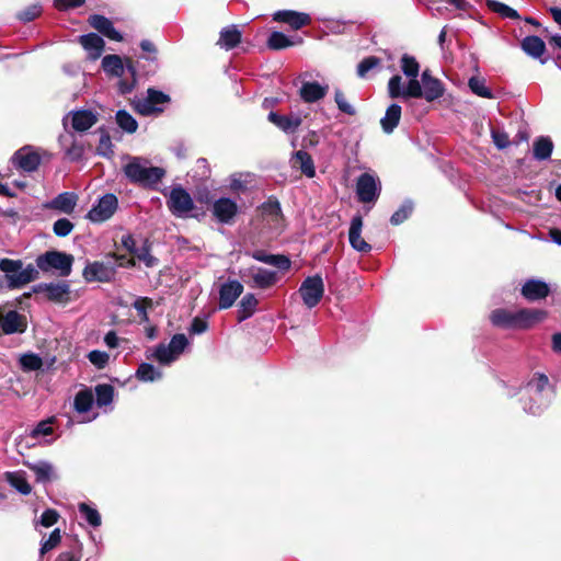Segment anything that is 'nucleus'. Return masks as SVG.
I'll return each mask as SVG.
<instances>
[{"label":"nucleus","instance_id":"nucleus-52","mask_svg":"<svg viewBox=\"0 0 561 561\" xmlns=\"http://www.w3.org/2000/svg\"><path fill=\"white\" fill-rule=\"evenodd\" d=\"M265 264L274 266L280 272H286L291 266L289 257L284 254H270L265 260Z\"/></svg>","mask_w":561,"mask_h":561},{"label":"nucleus","instance_id":"nucleus-10","mask_svg":"<svg viewBox=\"0 0 561 561\" xmlns=\"http://www.w3.org/2000/svg\"><path fill=\"white\" fill-rule=\"evenodd\" d=\"M167 206L170 213L178 218L188 217L190 213L195 208L192 196L181 185L171 188Z\"/></svg>","mask_w":561,"mask_h":561},{"label":"nucleus","instance_id":"nucleus-47","mask_svg":"<svg viewBox=\"0 0 561 561\" xmlns=\"http://www.w3.org/2000/svg\"><path fill=\"white\" fill-rule=\"evenodd\" d=\"M414 209V203L411 199H405L401 206L390 217V224L399 226L405 221Z\"/></svg>","mask_w":561,"mask_h":561},{"label":"nucleus","instance_id":"nucleus-60","mask_svg":"<svg viewBox=\"0 0 561 561\" xmlns=\"http://www.w3.org/2000/svg\"><path fill=\"white\" fill-rule=\"evenodd\" d=\"M42 12V7L37 3L32 4L18 13L19 20L23 22H31L36 19Z\"/></svg>","mask_w":561,"mask_h":561},{"label":"nucleus","instance_id":"nucleus-54","mask_svg":"<svg viewBox=\"0 0 561 561\" xmlns=\"http://www.w3.org/2000/svg\"><path fill=\"white\" fill-rule=\"evenodd\" d=\"M334 101L336 103L337 108L342 113H345V114L351 115V116L356 114L355 107L351 103H348V101L346 100L344 93L340 89H336L334 91Z\"/></svg>","mask_w":561,"mask_h":561},{"label":"nucleus","instance_id":"nucleus-41","mask_svg":"<svg viewBox=\"0 0 561 561\" xmlns=\"http://www.w3.org/2000/svg\"><path fill=\"white\" fill-rule=\"evenodd\" d=\"M400 67L403 75L409 79L408 81L419 80L420 64L415 57L404 54L400 59Z\"/></svg>","mask_w":561,"mask_h":561},{"label":"nucleus","instance_id":"nucleus-17","mask_svg":"<svg viewBox=\"0 0 561 561\" xmlns=\"http://www.w3.org/2000/svg\"><path fill=\"white\" fill-rule=\"evenodd\" d=\"M549 294H550L549 284L539 278L527 279L520 288V295L527 301L542 300L546 297H548Z\"/></svg>","mask_w":561,"mask_h":561},{"label":"nucleus","instance_id":"nucleus-51","mask_svg":"<svg viewBox=\"0 0 561 561\" xmlns=\"http://www.w3.org/2000/svg\"><path fill=\"white\" fill-rule=\"evenodd\" d=\"M468 85L470 90L481 98L491 99L493 98L492 91L485 87L484 80L479 79L477 77H472L469 79Z\"/></svg>","mask_w":561,"mask_h":561},{"label":"nucleus","instance_id":"nucleus-36","mask_svg":"<svg viewBox=\"0 0 561 561\" xmlns=\"http://www.w3.org/2000/svg\"><path fill=\"white\" fill-rule=\"evenodd\" d=\"M102 69L112 77L121 78L125 72L124 61L118 55H106L102 58Z\"/></svg>","mask_w":561,"mask_h":561},{"label":"nucleus","instance_id":"nucleus-59","mask_svg":"<svg viewBox=\"0 0 561 561\" xmlns=\"http://www.w3.org/2000/svg\"><path fill=\"white\" fill-rule=\"evenodd\" d=\"M89 23L93 28L103 35L107 27L111 25L112 21L104 15L93 14L89 18Z\"/></svg>","mask_w":561,"mask_h":561},{"label":"nucleus","instance_id":"nucleus-57","mask_svg":"<svg viewBox=\"0 0 561 561\" xmlns=\"http://www.w3.org/2000/svg\"><path fill=\"white\" fill-rule=\"evenodd\" d=\"M88 359L96 368L103 369L108 364L110 356L104 351L93 350L89 352Z\"/></svg>","mask_w":561,"mask_h":561},{"label":"nucleus","instance_id":"nucleus-44","mask_svg":"<svg viewBox=\"0 0 561 561\" xmlns=\"http://www.w3.org/2000/svg\"><path fill=\"white\" fill-rule=\"evenodd\" d=\"M294 158L306 176L313 178L316 175L313 160L307 151L298 150L295 152Z\"/></svg>","mask_w":561,"mask_h":561},{"label":"nucleus","instance_id":"nucleus-18","mask_svg":"<svg viewBox=\"0 0 561 561\" xmlns=\"http://www.w3.org/2000/svg\"><path fill=\"white\" fill-rule=\"evenodd\" d=\"M546 310L536 308H522L516 311V329L527 330L547 318Z\"/></svg>","mask_w":561,"mask_h":561},{"label":"nucleus","instance_id":"nucleus-28","mask_svg":"<svg viewBox=\"0 0 561 561\" xmlns=\"http://www.w3.org/2000/svg\"><path fill=\"white\" fill-rule=\"evenodd\" d=\"M328 89V85L308 81L300 87L299 95L306 103H314L327 95Z\"/></svg>","mask_w":561,"mask_h":561},{"label":"nucleus","instance_id":"nucleus-14","mask_svg":"<svg viewBox=\"0 0 561 561\" xmlns=\"http://www.w3.org/2000/svg\"><path fill=\"white\" fill-rule=\"evenodd\" d=\"M117 206V197L112 193L105 194L88 211L87 218L92 222H104L115 214Z\"/></svg>","mask_w":561,"mask_h":561},{"label":"nucleus","instance_id":"nucleus-55","mask_svg":"<svg viewBox=\"0 0 561 561\" xmlns=\"http://www.w3.org/2000/svg\"><path fill=\"white\" fill-rule=\"evenodd\" d=\"M60 540H61L60 530H59V528H55L50 533L49 537L42 542L39 553L42 556H44L45 553H47L48 551H50L51 549L57 547L59 545Z\"/></svg>","mask_w":561,"mask_h":561},{"label":"nucleus","instance_id":"nucleus-34","mask_svg":"<svg viewBox=\"0 0 561 561\" xmlns=\"http://www.w3.org/2000/svg\"><path fill=\"white\" fill-rule=\"evenodd\" d=\"M522 49L528 56L538 59L545 54L546 44L539 36L529 35L522 41Z\"/></svg>","mask_w":561,"mask_h":561},{"label":"nucleus","instance_id":"nucleus-58","mask_svg":"<svg viewBox=\"0 0 561 561\" xmlns=\"http://www.w3.org/2000/svg\"><path fill=\"white\" fill-rule=\"evenodd\" d=\"M152 306V300L148 297H139L133 302L134 309L137 311L141 320L147 321V309Z\"/></svg>","mask_w":561,"mask_h":561},{"label":"nucleus","instance_id":"nucleus-33","mask_svg":"<svg viewBox=\"0 0 561 561\" xmlns=\"http://www.w3.org/2000/svg\"><path fill=\"white\" fill-rule=\"evenodd\" d=\"M261 211L263 217H265L271 224L277 226L279 225L283 213L280 203L275 197H270L266 202L261 205Z\"/></svg>","mask_w":561,"mask_h":561},{"label":"nucleus","instance_id":"nucleus-7","mask_svg":"<svg viewBox=\"0 0 561 561\" xmlns=\"http://www.w3.org/2000/svg\"><path fill=\"white\" fill-rule=\"evenodd\" d=\"M188 345L190 341L186 335L176 333L171 337L169 344H158L153 350L152 357L160 365L169 366L181 356Z\"/></svg>","mask_w":561,"mask_h":561},{"label":"nucleus","instance_id":"nucleus-43","mask_svg":"<svg viewBox=\"0 0 561 561\" xmlns=\"http://www.w3.org/2000/svg\"><path fill=\"white\" fill-rule=\"evenodd\" d=\"M95 402L99 408L107 407L113 402L114 387L110 383H99L94 388Z\"/></svg>","mask_w":561,"mask_h":561},{"label":"nucleus","instance_id":"nucleus-39","mask_svg":"<svg viewBox=\"0 0 561 561\" xmlns=\"http://www.w3.org/2000/svg\"><path fill=\"white\" fill-rule=\"evenodd\" d=\"M302 39L297 37V41H293L290 37L285 35L282 32L274 31L270 34L267 39V47L272 50H280L287 47L294 46L296 44H300Z\"/></svg>","mask_w":561,"mask_h":561},{"label":"nucleus","instance_id":"nucleus-56","mask_svg":"<svg viewBox=\"0 0 561 561\" xmlns=\"http://www.w3.org/2000/svg\"><path fill=\"white\" fill-rule=\"evenodd\" d=\"M73 224L67 218H59L53 225V231L57 237H67L73 230Z\"/></svg>","mask_w":561,"mask_h":561},{"label":"nucleus","instance_id":"nucleus-21","mask_svg":"<svg viewBox=\"0 0 561 561\" xmlns=\"http://www.w3.org/2000/svg\"><path fill=\"white\" fill-rule=\"evenodd\" d=\"M363 218L360 215H355L351 220L348 230V241L351 247L362 253H367L371 250V245L362 238Z\"/></svg>","mask_w":561,"mask_h":561},{"label":"nucleus","instance_id":"nucleus-1","mask_svg":"<svg viewBox=\"0 0 561 561\" xmlns=\"http://www.w3.org/2000/svg\"><path fill=\"white\" fill-rule=\"evenodd\" d=\"M444 93L445 87L437 78L423 84L419 80L403 83L402 77L394 75L388 81V94L391 99H424L427 102H434Z\"/></svg>","mask_w":561,"mask_h":561},{"label":"nucleus","instance_id":"nucleus-27","mask_svg":"<svg viewBox=\"0 0 561 561\" xmlns=\"http://www.w3.org/2000/svg\"><path fill=\"white\" fill-rule=\"evenodd\" d=\"M491 323L503 330H517L516 329V311H510L504 308H497L490 314Z\"/></svg>","mask_w":561,"mask_h":561},{"label":"nucleus","instance_id":"nucleus-12","mask_svg":"<svg viewBox=\"0 0 561 561\" xmlns=\"http://www.w3.org/2000/svg\"><path fill=\"white\" fill-rule=\"evenodd\" d=\"M32 293L44 294L46 299L55 304H67L70 299V285L66 280L57 283H39L32 287Z\"/></svg>","mask_w":561,"mask_h":561},{"label":"nucleus","instance_id":"nucleus-4","mask_svg":"<svg viewBox=\"0 0 561 561\" xmlns=\"http://www.w3.org/2000/svg\"><path fill=\"white\" fill-rule=\"evenodd\" d=\"M0 271L4 273L9 289H20L39 277V272L33 264L24 267L21 260L1 259Z\"/></svg>","mask_w":561,"mask_h":561},{"label":"nucleus","instance_id":"nucleus-48","mask_svg":"<svg viewBox=\"0 0 561 561\" xmlns=\"http://www.w3.org/2000/svg\"><path fill=\"white\" fill-rule=\"evenodd\" d=\"M78 510H79V513L81 514L82 518H84V520L90 526H92L93 528L101 526L102 519H101V515L96 508L90 506L87 503H80L78 505Z\"/></svg>","mask_w":561,"mask_h":561},{"label":"nucleus","instance_id":"nucleus-22","mask_svg":"<svg viewBox=\"0 0 561 561\" xmlns=\"http://www.w3.org/2000/svg\"><path fill=\"white\" fill-rule=\"evenodd\" d=\"M273 19L277 22L288 24L293 30H300L311 22L307 13L293 10H280L274 13Z\"/></svg>","mask_w":561,"mask_h":561},{"label":"nucleus","instance_id":"nucleus-11","mask_svg":"<svg viewBox=\"0 0 561 561\" xmlns=\"http://www.w3.org/2000/svg\"><path fill=\"white\" fill-rule=\"evenodd\" d=\"M299 294L304 304L309 308L316 307L323 297L324 283L319 274L308 276L299 287Z\"/></svg>","mask_w":561,"mask_h":561},{"label":"nucleus","instance_id":"nucleus-9","mask_svg":"<svg viewBox=\"0 0 561 561\" xmlns=\"http://www.w3.org/2000/svg\"><path fill=\"white\" fill-rule=\"evenodd\" d=\"M171 102L169 94L154 88H148L146 98H137L131 104L134 110L144 115L150 116L163 112V105Z\"/></svg>","mask_w":561,"mask_h":561},{"label":"nucleus","instance_id":"nucleus-25","mask_svg":"<svg viewBox=\"0 0 561 561\" xmlns=\"http://www.w3.org/2000/svg\"><path fill=\"white\" fill-rule=\"evenodd\" d=\"M236 202L228 197L217 199L213 205V214L221 224H229L237 215Z\"/></svg>","mask_w":561,"mask_h":561},{"label":"nucleus","instance_id":"nucleus-61","mask_svg":"<svg viewBox=\"0 0 561 561\" xmlns=\"http://www.w3.org/2000/svg\"><path fill=\"white\" fill-rule=\"evenodd\" d=\"M96 152L100 156L108 157L113 153L111 137L106 133H102L100 136V142L96 148Z\"/></svg>","mask_w":561,"mask_h":561},{"label":"nucleus","instance_id":"nucleus-6","mask_svg":"<svg viewBox=\"0 0 561 561\" xmlns=\"http://www.w3.org/2000/svg\"><path fill=\"white\" fill-rule=\"evenodd\" d=\"M116 257L115 253H110L103 261L88 263L82 272L85 282L111 283L114 280L118 268Z\"/></svg>","mask_w":561,"mask_h":561},{"label":"nucleus","instance_id":"nucleus-35","mask_svg":"<svg viewBox=\"0 0 561 561\" xmlns=\"http://www.w3.org/2000/svg\"><path fill=\"white\" fill-rule=\"evenodd\" d=\"M553 151V142L548 136H540L533 145L534 158L538 161L548 160Z\"/></svg>","mask_w":561,"mask_h":561},{"label":"nucleus","instance_id":"nucleus-50","mask_svg":"<svg viewBox=\"0 0 561 561\" xmlns=\"http://www.w3.org/2000/svg\"><path fill=\"white\" fill-rule=\"evenodd\" d=\"M20 366L23 371H35L43 367V359L35 353H26L20 357Z\"/></svg>","mask_w":561,"mask_h":561},{"label":"nucleus","instance_id":"nucleus-31","mask_svg":"<svg viewBox=\"0 0 561 561\" xmlns=\"http://www.w3.org/2000/svg\"><path fill=\"white\" fill-rule=\"evenodd\" d=\"M241 41V32L238 26L232 24L220 31L218 45L226 50L233 49Z\"/></svg>","mask_w":561,"mask_h":561},{"label":"nucleus","instance_id":"nucleus-24","mask_svg":"<svg viewBox=\"0 0 561 561\" xmlns=\"http://www.w3.org/2000/svg\"><path fill=\"white\" fill-rule=\"evenodd\" d=\"M78 195L73 192H64L58 194L51 201L45 204V208L58 210L70 215L77 206Z\"/></svg>","mask_w":561,"mask_h":561},{"label":"nucleus","instance_id":"nucleus-13","mask_svg":"<svg viewBox=\"0 0 561 561\" xmlns=\"http://www.w3.org/2000/svg\"><path fill=\"white\" fill-rule=\"evenodd\" d=\"M78 133H84L98 123V114L91 110L70 111L62 117V126L68 130V125Z\"/></svg>","mask_w":561,"mask_h":561},{"label":"nucleus","instance_id":"nucleus-29","mask_svg":"<svg viewBox=\"0 0 561 561\" xmlns=\"http://www.w3.org/2000/svg\"><path fill=\"white\" fill-rule=\"evenodd\" d=\"M27 468L34 472L38 483H47L57 478L54 466L46 460L27 462Z\"/></svg>","mask_w":561,"mask_h":561},{"label":"nucleus","instance_id":"nucleus-16","mask_svg":"<svg viewBox=\"0 0 561 561\" xmlns=\"http://www.w3.org/2000/svg\"><path fill=\"white\" fill-rule=\"evenodd\" d=\"M379 181L369 173H363L358 176L356 183V194L362 203H373L380 194Z\"/></svg>","mask_w":561,"mask_h":561},{"label":"nucleus","instance_id":"nucleus-8","mask_svg":"<svg viewBox=\"0 0 561 561\" xmlns=\"http://www.w3.org/2000/svg\"><path fill=\"white\" fill-rule=\"evenodd\" d=\"M241 279L251 288L268 289L275 286L279 279V273L257 265H251L239 271Z\"/></svg>","mask_w":561,"mask_h":561},{"label":"nucleus","instance_id":"nucleus-3","mask_svg":"<svg viewBox=\"0 0 561 561\" xmlns=\"http://www.w3.org/2000/svg\"><path fill=\"white\" fill-rule=\"evenodd\" d=\"M524 392L525 394L530 396V401L533 400V396H538V402L536 405L524 404V411L531 415L541 414L549 407L554 394L553 387L550 383L548 376L542 373H535L533 375L524 387Z\"/></svg>","mask_w":561,"mask_h":561},{"label":"nucleus","instance_id":"nucleus-19","mask_svg":"<svg viewBox=\"0 0 561 561\" xmlns=\"http://www.w3.org/2000/svg\"><path fill=\"white\" fill-rule=\"evenodd\" d=\"M243 291V285L237 280H228L219 288V309H228Z\"/></svg>","mask_w":561,"mask_h":561},{"label":"nucleus","instance_id":"nucleus-53","mask_svg":"<svg viewBox=\"0 0 561 561\" xmlns=\"http://www.w3.org/2000/svg\"><path fill=\"white\" fill-rule=\"evenodd\" d=\"M380 64V59L376 56H369L364 58L358 65H357V76L359 78H365L367 73L373 70L374 68L378 67Z\"/></svg>","mask_w":561,"mask_h":561},{"label":"nucleus","instance_id":"nucleus-20","mask_svg":"<svg viewBox=\"0 0 561 561\" xmlns=\"http://www.w3.org/2000/svg\"><path fill=\"white\" fill-rule=\"evenodd\" d=\"M58 142L64 150L65 158L71 162H77L82 159L84 153V147L81 142H79L73 133H67L66 135H60L58 138Z\"/></svg>","mask_w":561,"mask_h":561},{"label":"nucleus","instance_id":"nucleus-64","mask_svg":"<svg viewBox=\"0 0 561 561\" xmlns=\"http://www.w3.org/2000/svg\"><path fill=\"white\" fill-rule=\"evenodd\" d=\"M491 136L494 145L499 149H505L510 145L508 135L504 131L492 130Z\"/></svg>","mask_w":561,"mask_h":561},{"label":"nucleus","instance_id":"nucleus-2","mask_svg":"<svg viewBox=\"0 0 561 561\" xmlns=\"http://www.w3.org/2000/svg\"><path fill=\"white\" fill-rule=\"evenodd\" d=\"M146 159L130 157L128 163L123 168L125 176L129 182L144 187H154L165 175V170L160 167H150Z\"/></svg>","mask_w":561,"mask_h":561},{"label":"nucleus","instance_id":"nucleus-26","mask_svg":"<svg viewBox=\"0 0 561 561\" xmlns=\"http://www.w3.org/2000/svg\"><path fill=\"white\" fill-rule=\"evenodd\" d=\"M267 119L287 134L295 133L302 123L301 117L297 114L280 115L276 112H270Z\"/></svg>","mask_w":561,"mask_h":561},{"label":"nucleus","instance_id":"nucleus-30","mask_svg":"<svg viewBox=\"0 0 561 561\" xmlns=\"http://www.w3.org/2000/svg\"><path fill=\"white\" fill-rule=\"evenodd\" d=\"M80 44L89 53V57L95 60L101 56L105 43L100 35L89 33L80 36Z\"/></svg>","mask_w":561,"mask_h":561},{"label":"nucleus","instance_id":"nucleus-15","mask_svg":"<svg viewBox=\"0 0 561 561\" xmlns=\"http://www.w3.org/2000/svg\"><path fill=\"white\" fill-rule=\"evenodd\" d=\"M41 156L32 146H24L16 150L11 158L14 168L25 173L36 171L41 164Z\"/></svg>","mask_w":561,"mask_h":561},{"label":"nucleus","instance_id":"nucleus-5","mask_svg":"<svg viewBox=\"0 0 561 561\" xmlns=\"http://www.w3.org/2000/svg\"><path fill=\"white\" fill-rule=\"evenodd\" d=\"M35 263L38 272H57L60 277H67L72 271L73 256L66 252L50 250L38 255Z\"/></svg>","mask_w":561,"mask_h":561},{"label":"nucleus","instance_id":"nucleus-46","mask_svg":"<svg viewBox=\"0 0 561 561\" xmlns=\"http://www.w3.org/2000/svg\"><path fill=\"white\" fill-rule=\"evenodd\" d=\"M116 124L125 133L134 134L138 128L137 121L125 110H118L115 114Z\"/></svg>","mask_w":561,"mask_h":561},{"label":"nucleus","instance_id":"nucleus-40","mask_svg":"<svg viewBox=\"0 0 561 561\" xmlns=\"http://www.w3.org/2000/svg\"><path fill=\"white\" fill-rule=\"evenodd\" d=\"M136 378L144 382H154L162 378V371L149 363H141L136 370Z\"/></svg>","mask_w":561,"mask_h":561},{"label":"nucleus","instance_id":"nucleus-32","mask_svg":"<svg viewBox=\"0 0 561 561\" xmlns=\"http://www.w3.org/2000/svg\"><path fill=\"white\" fill-rule=\"evenodd\" d=\"M401 112V106L397 103L388 106L385 116L380 119L381 128L386 134H391L399 125Z\"/></svg>","mask_w":561,"mask_h":561},{"label":"nucleus","instance_id":"nucleus-42","mask_svg":"<svg viewBox=\"0 0 561 561\" xmlns=\"http://www.w3.org/2000/svg\"><path fill=\"white\" fill-rule=\"evenodd\" d=\"M94 402L93 392L91 389L80 390L73 400L75 410L78 413H87L91 410Z\"/></svg>","mask_w":561,"mask_h":561},{"label":"nucleus","instance_id":"nucleus-38","mask_svg":"<svg viewBox=\"0 0 561 561\" xmlns=\"http://www.w3.org/2000/svg\"><path fill=\"white\" fill-rule=\"evenodd\" d=\"M5 481L23 495H28L32 492V486L25 479V473L22 471H7L4 473Z\"/></svg>","mask_w":561,"mask_h":561},{"label":"nucleus","instance_id":"nucleus-23","mask_svg":"<svg viewBox=\"0 0 561 561\" xmlns=\"http://www.w3.org/2000/svg\"><path fill=\"white\" fill-rule=\"evenodd\" d=\"M0 329L7 335L23 333L26 330L25 317L15 310H10L1 317Z\"/></svg>","mask_w":561,"mask_h":561},{"label":"nucleus","instance_id":"nucleus-49","mask_svg":"<svg viewBox=\"0 0 561 561\" xmlns=\"http://www.w3.org/2000/svg\"><path fill=\"white\" fill-rule=\"evenodd\" d=\"M486 4L490 10L500 14L502 18L512 19V20L519 19L518 12L505 3H502L496 0H488Z\"/></svg>","mask_w":561,"mask_h":561},{"label":"nucleus","instance_id":"nucleus-45","mask_svg":"<svg viewBox=\"0 0 561 561\" xmlns=\"http://www.w3.org/2000/svg\"><path fill=\"white\" fill-rule=\"evenodd\" d=\"M151 242L145 239L141 247L135 251V256L145 264L146 267H156L159 264V260L151 253Z\"/></svg>","mask_w":561,"mask_h":561},{"label":"nucleus","instance_id":"nucleus-63","mask_svg":"<svg viewBox=\"0 0 561 561\" xmlns=\"http://www.w3.org/2000/svg\"><path fill=\"white\" fill-rule=\"evenodd\" d=\"M58 517L59 514L55 510L47 508L41 515L39 524L44 527H50L57 523Z\"/></svg>","mask_w":561,"mask_h":561},{"label":"nucleus","instance_id":"nucleus-37","mask_svg":"<svg viewBox=\"0 0 561 561\" xmlns=\"http://www.w3.org/2000/svg\"><path fill=\"white\" fill-rule=\"evenodd\" d=\"M259 300L256 299L255 295L252 293L245 294L238 307V321L242 322L253 316L255 312V309L257 307Z\"/></svg>","mask_w":561,"mask_h":561},{"label":"nucleus","instance_id":"nucleus-62","mask_svg":"<svg viewBox=\"0 0 561 561\" xmlns=\"http://www.w3.org/2000/svg\"><path fill=\"white\" fill-rule=\"evenodd\" d=\"M51 433L50 421H42L31 431V437L37 439L41 436H47Z\"/></svg>","mask_w":561,"mask_h":561}]
</instances>
